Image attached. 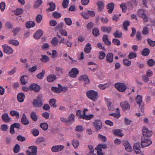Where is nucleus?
Instances as JSON below:
<instances>
[{"mask_svg": "<svg viewBox=\"0 0 155 155\" xmlns=\"http://www.w3.org/2000/svg\"><path fill=\"white\" fill-rule=\"evenodd\" d=\"M107 147V145L106 144H100L97 145L95 148V149H105Z\"/></svg>", "mask_w": 155, "mask_h": 155, "instance_id": "nucleus-58", "label": "nucleus"}, {"mask_svg": "<svg viewBox=\"0 0 155 155\" xmlns=\"http://www.w3.org/2000/svg\"><path fill=\"white\" fill-rule=\"evenodd\" d=\"M21 30V29L19 27H16L14 28L12 31V32L14 33V35L15 36Z\"/></svg>", "mask_w": 155, "mask_h": 155, "instance_id": "nucleus-57", "label": "nucleus"}, {"mask_svg": "<svg viewBox=\"0 0 155 155\" xmlns=\"http://www.w3.org/2000/svg\"><path fill=\"white\" fill-rule=\"evenodd\" d=\"M123 61L124 65L127 66H130L131 64V61L127 58L124 59Z\"/></svg>", "mask_w": 155, "mask_h": 155, "instance_id": "nucleus-50", "label": "nucleus"}, {"mask_svg": "<svg viewBox=\"0 0 155 155\" xmlns=\"http://www.w3.org/2000/svg\"><path fill=\"white\" fill-rule=\"evenodd\" d=\"M42 0H37L34 3V7L35 8H37L40 7L42 4Z\"/></svg>", "mask_w": 155, "mask_h": 155, "instance_id": "nucleus-37", "label": "nucleus"}, {"mask_svg": "<svg viewBox=\"0 0 155 155\" xmlns=\"http://www.w3.org/2000/svg\"><path fill=\"white\" fill-rule=\"evenodd\" d=\"M111 85L110 82L104 84H100L98 85V87L101 89H105L107 87H109Z\"/></svg>", "mask_w": 155, "mask_h": 155, "instance_id": "nucleus-34", "label": "nucleus"}, {"mask_svg": "<svg viewBox=\"0 0 155 155\" xmlns=\"http://www.w3.org/2000/svg\"><path fill=\"white\" fill-rule=\"evenodd\" d=\"M122 131L121 130L117 129L114 130L113 133L116 135L122 137L124 135Z\"/></svg>", "mask_w": 155, "mask_h": 155, "instance_id": "nucleus-39", "label": "nucleus"}, {"mask_svg": "<svg viewBox=\"0 0 155 155\" xmlns=\"http://www.w3.org/2000/svg\"><path fill=\"white\" fill-rule=\"evenodd\" d=\"M20 147L18 144H16L14 148V152L15 153H17L20 150Z\"/></svg>", "mask_w": 155, "mask_h": 155, "instance_id": "nucleus-62", "label": "nucleus"}, {"mask_svg": "<svg viewBox=\"0 0 155 155\" xmlns=\"http://www.w3.org/2000/svg\"><path fill=\"white\" fill-rule=\"evenodd\" d=\"M37 147L35 146L30 147L29 150H27L26 154L27 155H36Z\"/></svg>", "mask_w": 155, "mask_h": 155, "instance_id": "nucleus-5", "label": "nucleus"}, {"mask_svg": "<svg viewBox=\"0 0 155 155\" xmlns=\"http://www.w3.org/2000/svg\"><path fill=\"white\" fill-rule=\"evenodd\" d=\"M120 7L122 9V11L123 12H125L127 10L126 5L125 3H121L120 5Z\"/></svg>", "mask_w": 155, "mask_h": 155, "instance_id": "nucleus-56", "label": "nucleus"}, {"mask_svg": "<svg viewBox=\"0 0 155 155\" xmlns=\"http://www.w3.org/2000/svg\"><path fill=\"white\" fill-rule=\"evenodd\" d=\"M32 133L34 136H38L39 134V132L37 129H34L32 130Z\"/></svg>", "mask_w": 155, "mask_h": 155, "instance_id": "nucleus-63", "label": "nucleus"}, {"mask_svg": "<svg viewBox=\"0 0 155 155\" xmlns=\"http://www.w3.org/2000/svg\"><path fill=\"white\" fill-rule=\"evenodd\" d=\"M79 80L80 81H84V85L85 86H86V84H88L90 83L88 77L86 75H82L79 78Z\"/></svg>", "mask_w": 155, "mask_h": 155, "instance_id": "nucleus-13", "label": "nucleus"}, {"mask_svg": "<svg viewBox=\"0 0 155 155\" xmlns=\"http://www.w3.org/2000/svg\"><path fill=\"white\" fill-rule=\"evenodd\" d=\"M112 30V28L110 27H107L105 26H102L101 27V31L105 32H106L107 33H110Z\"/></svg>", "mask_w": 155, "mask_h": 155, "instance_id": "nucleus-28", "label": "nucleus"}, {"mask_svg": "<svg viewBox=\"0 0 155 155\" xmlns=\"http://www.w3.org/2000/svg\"><path fill=\"white\" fill-rule=\"evenodd\" d=\"M114 86L117 90L121 92H124L127 89V86L124 83H117L115 84Z\"/></svg>", "mask_w": 155, "mask_h": 155, "instance_id": "nucleus-4", "label": "nucleus"}, {"mask_svg": "<svg viewBox=\"0 0 155 155\" xmlns=\"http://www.w3.org/2000/svg\"><path fill=\"white\" fill-rule=\"evenodd\" d=\"M48 5H49L50 7L46 9V11L49 12L53 11L55 9L56 5L55 3L53 2H51L50 3H48Z\"/></svg>", "mask_w": 155, "mask_h": 155, "instance_id": "nucleus-20", "label": "nucleus"}, {"mask_svg": "<svg viewBox=\"0 0 155 155\" xmlns=\"http://www.w3.org/2000/svg\"><path fill=\"white\" fill-rule=\"evenodd\" d=\"M92 33L93 35L97 37L100 35L99 31L97 28H94L92 31Z\"/></svg>", "mask_w": 155, "mask_h": 155, "instance_id": "nucleus-45", "label": "nucleus"}, {"mask_svg": "<svg viewBox=\"0 0 155 155\" xmlns=\"http://www.w3.org/2000/svg\"><path fill=\"white\" fill-rule=\"evenodd\" d=\"M23 12V10L22 8H17L15 10L14 13L16 15H18L21 14Z\"/></svg>", "mask_w": 155, "mask_h": 155, "instance_id": "nucleus-49", "label": "nucleus"}, {"mask_svg": "<svg viewBox=\"0 0 155 155\" xmlns=\"http://www.w3.org/2000/svg\"><path fill=\"white\" fill-rule=\"evenodd\" d=\"M8 43L9 44H12L15 46H18L19 44V42L16 40L11 39L8 40Z\"/></svg>", "mask_w": 155, "mask_h": 155, "instance_id": "nucleus-33", "label": "nucleus"}, {"mask_svg": "<svg viewBox=\"0 0 155 155\" xmlns=\"http://www.w3.org/2000/svg\"><path fill=\"white\" fill-rule=\"evenodd\" d=\"M138 14L139 17L143 18L144 22L148 21V17L145 13V11L142 9H139L138 11Z\"/></svg>", "mask_w": 155, "mask_h": 155, "instance_id": "nucleus-8", "label": "nucleus"}, {"mask_svg": "<svg viewBox=\"0 0 155 155\" xmlns=\"http://www.w3.org/2000/svg\"><path fill=\"white\" fill-rule=\"evenodd\" d=\"M51 43L54 46H56L58 43V39L56 38H54L51 41Z\"/></svg>", "mask_w": 155, "mask_h": 155, "instance_id": "nucleus-60", "label": "nucleus"}, {"mask_svg": "<svg viewBox=\"0 0 155 155\" xmlns=\"http://www.w3.org/2000/svg\"><path fill=\"white\" fill-rule=\"evenodd\" d=\"M94 115L93 114L89 115H83L82 118L86 120H89L94 117Z\"/></svg>", "mask_w": 155, "mask_h": 155, "instance_id": "nucleus-44", "label": "nucleus"}, {"mask_svg": "<svg viewBox=\"0 0 155 155\" xmlns=\"http://www.w3.org/2000/svg\"><path fill=\"white\" fill-rule=\"evenodd\" d=\"M136 101L137 104L139 105V108H140L141 111H143L144 109L143 105L141 106V104L142 102V97L140 95H138L135 99Z\"/></svg>", "mask_w": 155, "mask_h": 155, "instance_id": "nucleus-11", "label": "nucleus"}, {"mask_svg": "<svg viewBox=\"0 0 155 155\" xmlns=\"http://www.w3.org/2000/svg\"><path fill=\"white\" fill-rule=\"evenodd\" d=\"M2 47L3 48V51L4 52L7 54H11L13 52V49L7 45H3Z\"/></svg>", "mask_w": 155, "mask_h": 155, "instance_id": "nucleus-7", "label": "nucleus"}, {"mask_svg": "<svg viewBox=\"0 0 155 155\" xmlns=\"http://www.w3.org/2000/svg\"><path fill=\"white\" fill-rule=\"evenodd\" d=\"M150 51L148 48H144L142 51L141 54L144 56H147L150 53Z\"/></svg>", "mask_w": 155, "mask_h": 155, "instance_id": "nucleus-43", "label": "nucleus"}, {"mask_svg": "<svg viewBox=\"0 0 155 155\" xmlns=\"http://www.w3.org/2000/svg\"><path fill=\"white\" fill-rule=\"evenodd\" d=\"M25 97V94L23 93H20L17 95V99L20 102H22L24 101Z\"/></svg>", "mask_w": 155, "mask_h": 155, "instance_id": "nucleus-21", "label": "nucleus"}, {"mask_svg": "<svg viewBox=\"0 0 155 155\" xmlns=\"http://www.w3.org/2000/svg\"><path fill=\"white\" fill-rule=\"evenodd\" d=\"M58 87H51V90L54 92L56 93H60L62 91L65 92L68 90V87H63L60 84H58Z\"/></svg>", "mask_w": 155, "mask_h": 155, "instance_id": "nucleus-2", "label": "nucleus"}, {"mask_svg": "<svg viewBox=\"0 0 155 155\" xmlns=\"http://www.w3.org/2000/svg\"><path fill=\"white\" fill-rule=\"evenodd\" d=\"M120 104L122 110L124 111L130 110V106L127 101H125L121 102Z\"/></svg>", "mask_w": 155, "mask_h": 155, "instance_id": "nucleus-14", "label": "nucleus"}, {"mask_svg": "<svg viewBox=\"0 0 155 155\" xmlns=\"http://www.w3.org/2000/svg\"><path fill=\"white\" fill-rule=\"evenodd\" d=\"M114 4L113 2H110L107 4L106 8L108 9L107 12L109 14H111L114 10Z\"/></svg>", "mask_w": 155, "mask_h": 155, "instance_id": "nucleus-18", "label": "nucleus"}, {"mask_svg": "<svg viewBox=\"0 0 155 155\" xmlns=\"http://www.w3.org/2000/svg\"><path fill=\"white\" fill-rule=\"evenodd\" d=\"M98 7V10L99 11H101L104 9V2L102 1H99L97 3Z\"/></svg>", "mask_w": 155, "mask_h": 155, "instance_id": "nucleus-26", "label": "nucleus"}, {"mask_svg": "<svg viewBox=\"0 0 155 155\" xmlns=\"http://www.w3.org/2000/svg\"><path fill=\"white\" fill-rule=\"evenodd\" d=\"M29 88L31 90L34 91L35 92L39 91L41 89L40 86L36 84H32L29 86Z\"/></svg>", "mask_w": 155, "mask_h": 155, "instance_id": "nucleus-15", "label": "nucleus"}, {"mask_svg": "<svg viewBox=\"0 0 155 155\" xmlns=\"http://www.w3.org/2000/svg\"><path fill=\"white\" fill-rule=\"evenodd\" d=\"M40 127L44 130H47L48 127V124L45 122L41 123L40 125Z\"/></svg>", "mask_w": 155, "mask_h": 155, "instance_id": "nucleus-42", "label": "nucleus"}, {"mask_svg": "<svg viewBox=\"0 0 155 155\" xmlns=\"http://www.w3.org/2000/svg\"><path fill=\"white\" fill-rule=\"evenodd\" d=\"M2 119L3 121L5 123H9L11 120V118L9 117L7 113L3 114L2 116Z\"/></svg>", "mask_w": 155, "mask_h": 155, "instance_id": "nucleus-19", "label": "nucleus"}, {"mask_svg": "<svg viewBox=\"0 0 155 155\" xmlns=\"http://www.w3.org/2000/svg\"><path fill=\"white\" fill-rule=\"evenodd\" d=\"M10 114L13 117H15L17 118H18L20 117L19 112L15 110L11 111L10 112Z\"/></svg>", "mask_w": 155, "mask_h": 155, "instance_id": "nucleus-31", "label": "nucleus"}, {"mask_svg": "<svg viewBox=\"0 0 155 155\" xmlns=\"http://www.w3.org/2000/svg\"><path fill=\"white\" fill-rule=\"evenodd\" d=\"M56 78V76L54 74L49 75L47 77V81L49 82H51L54 81Z\"/></svg>", "mask_w": 155, "mask_h": 155, "instance_id": "nucleus-29", "label": "nucleus"}, {"mask_svg": "<svg viewBox=\"0 0 155 155\" xmlns=\"http://www.w3.org/2000/svg\"><path fill=\"white\" fill-rule=\"evenodd\" d=\"M143 136L142 138H148L151 137L152 135V131L150 130L148 128L145 127H143Z\"/></svg>", "mask_w": 155, "mask_h": 155, "instance_id": "nucleus-3", "label": "nucleus"}, {"mask_svg": "<svg viewBox=\"0 0 155 155\" xmlns=\"http://www.w3.org/2000/svg\"><path fill=\"white\" fill-rule=\"evenodd\" d=\"M27 28H29L34 27L35 25V22L32 21H30L27 22L25 24Z\"/></svg>", "mask_w": 155, "mask_h": 155, "instance_id": "nucleus-36", "label": "nucleus"}, {"mask_svg": "<svg viewBox=\"0 0 155 155\" xmlns=\"http://www.w3.org/2000/svg\"><path fill=\"white\" fill-rule=\"evenodd\" d=\"M41 61L43 63H46L49 61V57L46 55H41Z\"/></svg>", "mask_w": 155, "mask_h": 155, "instance_id": "nucleus-41", "label": "nucleus"}, {"mask_svg": "<svg viewBox=\"0 0 155 155\" xmlns=\"http://www.w3.org/2000/svg\"><path fill=\"white\" fill-rule=\"evenodd\" d=\"M64 21L66 25L68 26H70L72 24V21L70 18H64Z\"/></svg>", "mask_w": 155, "mask_h": 155, "instance_id": "nucleus-48", "label": "nucleus"}, {"mask_svg": "<svg viewBox=\"0 0 155 155\" xmlns=\"http://www.w3.org/2000/svg\"><path fill=\"white\" fill-rule=\"evenodd\" d=\"M64 148L63 145H59L53 146L51 148V150L53 152H60L63 150Z\"/></svg>", "mask_w": 155, "mask_h": 155, "instance_id": "nucleus-10", "label": "nucleus"}, {"mask_svg": "<svg viewBox=\"0 0 155 155\" xmlns=\"http://www.w3.org/2000/svg\"><path fill=\"white\" fill-rule=\"evenodd\" d=\"M72 143L74 148H76L79 145V142L78 140L75 139L73 140L72 141Z\"/></svg>", "mask_w": 155, "mask_h": 155, "instance_id": "nucleus-54", "label": "nucleus"}, {"mask_svg": "<svg viewBox=\"0 0 155 155\" xmlns=\"http://www.w3.org/2000/svg\"><path fill=\"white\" fill-rule=\"evenodd\" d=\"M21 121L22 124L25 125H27L29 124V121L25 114H23L22 115V117L21 119Z\"/></svg>", "mask_w": 155, "mask_h": 155, "instance_id": "nucleus-23", "label": "nucleus"}, {"mask_svg": "<svg viewBox=\"0 0 155 155\" xmlns=\"http://www.w3.org/2000/svg\"><path fill=\"white\" fill-rule=\"evenodd\" d=\"M136 53L134 51L130 52L128 55V58L130 59L134 58L137 57Z\"/></svg>", "mask_w": 155, "mask_h": 155, "instance_id": "nucleus-46", "label": "nucleus"}, {"mask_svg": "<svg viewBox=\"0 0 155 155\" xmlns=\"http://www.w3.org/2000/svg\"><path fill=\"white\" fill-rule=\"evenodd\" d=\"M130 22L128 21H124L123 24V26L124 29L126 31L127 30V27L130 25Z\"/></svg>", "mask_w": 155, "mask_h": 155, "instance_id": "nucleus-51", "label": "nucleus"}, {"mask_svg": "<svg viewBox=\"0 0 155 155\" xmlns=\"http://www.w3.org/2000/svg\"><path fill=\"white\" fill-rule=\"evenodd\" d=\"M43 34L42 31L39 29L35 34L34 35V37L36 39H38L42 36Z\"/></svg>", "mask_w": 155, "mask_h": 155, "instance_id": "nucleus-25", "label": "nucleus"}, {"mask_svg": "<svg viewBox=\"0 0 155 155\" xmlns=\"http://www.w3.org/2000/svg\"><path fill=\"white\" fill-rule=\"evenodd\" d=\"M91 49V45L89 43H87L85 47L84 51L87 53H89Z\"/></svg>", "mask_w": 155, "mask_h": 155, "instance_id": "nucleus-38", "label": "nucleus"}, {"mask_svg": "<svg viewBox=\"0 0 155 155\" xmlns=\"http://www.w3.org/2000/svg\"><path fill=\"white\" fill-rule=\"evenodd\" d=\"M123 144L125 147V149L127 151L131 152L132 151V148L128 141H124Z\"/></svg>", "mask_w": 155, "mask_h": 155, "instance_id": "nucleus-22", "label": "nucleus"}, {"mask_svg": "<svg viewBox=\"0 0 155 155\" xmlns=\"http://www.w3.org/2000/svg\"><path fill=\"white\" fill-rule=\"evenodd\" d=\"M30 117L34 121H36L38 118L36 113L34 111L31 112L30 114Z\"/></svg>", "mask_w": 155, "mask_h": 155, "instance_id": "nucleus-30", "label": "nucleus"}, {"mask_svg": "<svg viewBox=\"0 0 155 155\" xmlns=\"http://www.w3.org/2000/svg\"><path fill=\"white\" fill-rule=\"evenodd\" d=\"M147 64L150 66H152L155 64V61L152 59H149L147 61Z\"/></svg>", "mask_w": 155, "mask_h": 155, "instance_id": "nucleus-64", "label": "nucleus"}, {"mask_svg": "<svg viewBox=\"0 0 155 155\" xmlns=\"http://www.w3.org/2000/svg\"><path fill=\"white\" fill-rule=\"evenodd\" d=\"M75 116L73 114H71L68 117V125H70L74 122Z\"/></svg>", "mask_w": 155, "mask_h": 155, "instance_id": "nucleus-32", "label": "nucleus"}, {"mask_svg": "<svg viewBox=\"0 0 155 155\" xmlns=\"http://www.w3.org/2000/svg\"><path fill=\"white\" fill-rule=\"evenodd\" d=\"M56 99L52 98L49 101V103L51 107H56V105L55 104L56 102Z\"/></svg>", "mask_w": 155, "mask_h": 155, "instance_id": "nucleus-47", "label": "nucleus"}, {"mask_svg": "<svg viewBox=\"0 0 155 155\" xmlns=\"http://www.w3.org/2000/svg\"><path fill=\"white\" fill-rule=\"evenodd\" d=\"M6 6V4L5 2H2L0 3V9L2 12H3Z\"/></svg>", "mask_w": 155, "mask_h": 155, "instance_id": "nucleus-55", "label": "nucleus"}, {"mask_svg": "<svg viewBox=\"0 0 155 155\" xmlns=\"http://www.w3.org/2000/svg\"><path fill=\"white\" fill-rule=\"evenodd\" d=\"M113 35L115 38H119L122 37V34L121 32H120L118 30H117L114 33Z\"/></svg>", "mask_w": 155, "mask_h": 155, "instance_id": "nucleus-40", "label": "nucleus"}, {"mask_svg": "<svg viewBox=\"0 0 155 155\" xmlns=\"http://www.w3.org/2000/svg\"><path fill=\"white\" fill-rule=\"evenodd\" d=\"M87 97L93 101H96L98 97V92L93 90H90L86 92Z\"/></svg>", "mask_w": 155, "mask_h": 155, "instance_id": "nucleus-1", "label": "nucleus"}, {"mask_svg": "<svg viewBox=\"0 0 155 155\" xmlns=\"http://www.w3.org/2000/svg\"><path fill=\"white\" fill-rule=\"evenodd\" d=\"M147 41L148 44L151 47L155 46V41H153L150 38H148Z\"/></svg>", "mask_w": 155, "mask_h": 155, "instance_id": "nucleus-61", "label": "nucleus"}, {"mask_svg": "<svg viewBox=\"0 0 155 155\" xmlns=\"http://www.w3.org/2000/svg\"><path fill=\"white\" fill-rule=\"evenodd\" d=\"M55 71L57 75H61L63 73V69L61 67H56L55 68Z\"/></svg>", "mask_w": 155, "mask_h": 155, "instance_id": "nucleus-35", "label": "nucleus"}, {"mask_svg": "<svg viewBox=\"0 0 155 155\" xmlns=\"http://www.w3.org/2000/svg\"><path fill=\"white\" fill-rule=\"evenodd\" d=\"M45 70L44 69L42 70L41 72L40 73L37 75V78L40 79H42L45 74Z\"/></svg>", "mask_w": 155, "mask_h": 155, "instance_id": "nucleus-53", "label": "nucleus"}, {"mask_svg": "<svg viewBox=\"0 0 155 155\" xmlns=\"http://www.w3.org/2000/svg\"><path fill=\"white\" fill-rule=\"evenodd\" d=\"M52 15L54 17L56 18H58L61 16V14L58 12L57 11H55L53 12Z\"/></svg>", "mask_w": 155, "mask_h": 155, "instance_id": "nucleus-59", "label": "nucleus"}, {"mask_svg": "<svg viewBox=\"0 0 155 155\" xmlns=\"http://www.w3.org/2000/svg\"><path fill=\"white\" fill-rule=\"evenodd\" d=\"M33 104L34 107H39L43 105L42 100L34 99L33 100Z\"/></svg>", "mask_w": 155, "mask_h": 155, "instance_id": "nucleus-17", "label": "nucleus"}, {"mask_svg": "<svg viewBox=\"0 0 155 155\" xmlns=\"http://www.w3.org/2000/svg\"><path fill=\"white\" fill-rule=\"evenodd\" d=\"M102 40L106 45H111V42L109 40L108 38V36L107 35H105L103 36Z\"/></svg>", "mask_w": 155, "mask_h": 155, "instance_id": "nucleus-27", "label": "nucleus"}, {"mask_svg": "<svg viewBox=\"0 0 155 155\" xmlns=\"http://www.w3.org/2000/svg\"><path fill=\"white\" fill-rule=\"evenodd\" d=\"M106 60L109 63H112L113 61V54L111 53H108L106 56Z\"/></svg>", "mask_w": 155, "mask_h": 155, "instance_id": "nucleus-24", "label": "nucleus"}, {"mask_svg": "<svg viewBox=\"0 0 155 155\" xmlns=\"http://www.w3.org/2000/svg\"><path fill=\"white\" fill-rule=\"evenodd\" d=\"M93 124L97 130H99L102 128V124L100 120L95 119L93 122Z\"/></svg>", "mask_w": 155, "mask_h": 155, "instance_id": "nucleus-9", "label": "nucleus"}, {"mask_svg": "<svg viewBox=\"0 0 155 155\" xmlns=\"http://www.w3.org/2000/svg\"><path fill=\"white\" fill-rule=\"evenodd\" d=\"M69 3L68 0H63L62 3V6L64 8H66L68 7Z\"/></svg>", "mask_w": 155, "mask_h": 155, "instance_id": "nucleus-52", "label": "nucleus"}, {"mask_svg": "<svg viewBox=\"0 0 155 155\" xmlns=\"http://www.w3.org/2000/svg\"><path fill=\"white\" fill-rule=\"evenodd\" d=\"M141 140V145L142 148L148 147L152 143V141L147 138H143V139H142Z\"/></svg>", "mask_w": 155, "mask_h": 155, "instance_id": "nucleus-6", "label": "nucleus"}, {"mask_svg": "<svg viewBox=\"0 0 155 155\" xmlns=\"http://www.w3.org/2000/svg\"><path fill=\"white\" fill-rule=\"evenodd\" d=\"M79 72V71L77 68H73L69 72L68 74L71 77L74 78L76 77L77 75L78 74Z\"/></svg>", "mask_w": 155, "mask_h": 155, "instance_id": "nucleus-12", "label": "nucleus"}, {"mask_svg": "<svg viewBox=\"0 0 155 155\" xmlns=\"http://www.w3.org/2000/svg\"><path fill=\"white\" fill-rule=\"evenodd\" d=\"M133 148L136 154L140 153L141 152V147L140 143L138 142L134 143L133 147Z\"/></svg>", "mask_w": 155, "mask_h": 155, "instance_id": "nucleus-16", "label": "nucleus"}]
</instances>
